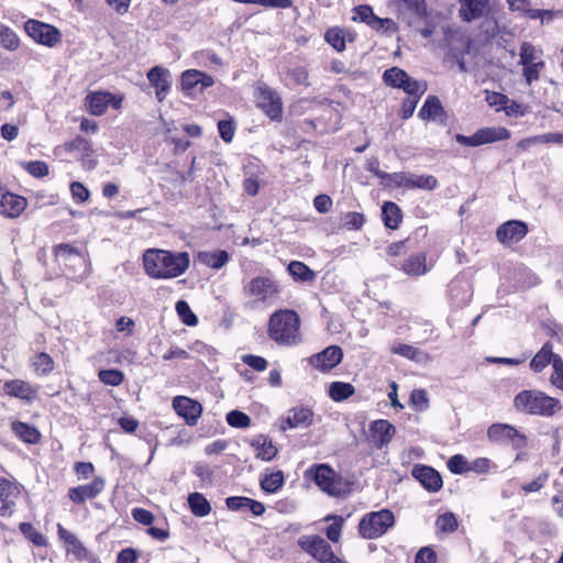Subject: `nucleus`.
Returning a JSON list of instances; mask_svg holds the SVG:
<instances>
[{
	"label": "nucleus",
	"instance_id": "1",
	"mask_svg": "<svg viewBox=\"0 0 563 563\" xmlns=\"http://www.w3.org/2000/svg\"><path fill=\"white\" fill-rule=\"evenodd\" d=\"M189 264L190 258L187 252L173 253L150 249L143 254V266L146 274L156 279L178 277L188 269Z\"/></svg>",
	"mask_w": 563,
	"mask_h": 563
},
{
	"label": "nucleus",
	"instance_id": "2",
	"mask_svg": "<svg viewBox=\"0 0 563 563\" xmlns=\"http://www.w3.org/2000/svg\"><path fill=\"white\" fill-rule=\"evenodd\" d=\"M300 318L292 310H279L272 314L268 336L279 345H296L300 342Z\"/></svg>",
	"mask_w": 563,
	"mask_h": 563
},
{
	"label": "nucleus",
	"instance_id": "3",
	"mask_svg": "<svg viewBox=\"0 0 563 563\" xmlns=\"http://www.w3.org/2000/svg\"><path fill=\"white\" fill-rule=\"evenodd\" d=\"M514 407L525 413L552 417L561 410L560 400L540 390H522L514 399Z\"/></svg>",
	"mask_w": 563,
	"mask_h": 563
},
{
	"label": "nucleus",
	"instance_id": "4",
	"mask_svg": "<svg viewBox=\"0 0 563 563\" xmlns=\"http://www.w3.org/2000/svg\"><path fill=\"white\" fill-rule=\"evenodd\" d=\"M306 477L311 478L316 485L330 496H341L345 493V485L340 475L328 464H317L306 471Z\"/></svg>",
	"mask_w": 563,
	"mask_h": 563
},
{
	"label": "nucleus",
	"instance_id": "5",
	"mask_svg": "<svg viewBox=\"0 0 563 563\" xmlns=\"http://www.w3.org/2000/svg\"><path fill=\"white\" fill-rule=\"evenodd\" d=\"M394 522V514L388 509H383L365 515L358 523V531L365 539H377L386 533Z\"/></svg>",
	"mask_w": 563,
	"mask_h": 563
},
{
	"label": "nucleus",
	"instance_id": "6",
	"mask_svg": "<svg viewBox=\"0 0 563 563\" xmlns=\"http://www.w3.org/2000/svg\"><path fill=\"white\" fill-rule=\"evenodd\" d=\"M510 132L503 126H487L477 130L474 134L466 136L463 134H456L455 141L464 146L476 147L484 144L494 143L497 141L508 140Z\"/></svg>",
	"mask_w": 563,
	"mask_h": 563
},
{
	"label": "nucleus",
	"instance_id": "7",
	"mask_svg": "<svg viewBox=\"0 0 563 563\" xmlns=\"http://www.w3.org/2000/svg\"><path fill=\"white\" fill-rule=\"evenodd\" d=\"M298 545L320 563H345L333 553L331 545L319 536L302 537L298 540Z\"/></svg>",
	"mask_w": 563,
	"mask_h": 563
},
{
	"label": "nucleus",
	"instance_id": "8",
	"mask_svg": "<svg viewBox=\"0 0 563 563\" xmlns=\"http://www.w3.org/2000/svg\"><path fill=\"white\" fill-rule=\"evenodd\" d=\"M279 292L278 285L268 277H254L244 286V295L254 303H267Z\"/></svg>",
	"mask_w": 563,
	"mask_h": 563
},
{
	"label": "nucleus",
	"instance_id": "9",
	"mask_svg": "<svg viewBox=\"0 0 563 563\" xmlns=\"http://www.w3.org/2000/svg\"><path fill=\"white\" fill-rule=\"evenodd\" d=\"M27 35L36 43L53 47L60 42V32L53 25L30 19L24 23Z\"/></svg>",
	"mask_w": 563,
	"mask_h": 563
},
{
	"label": "nucleus",
	"instance_id": "10",
	"mask_svg": "<svg viewBox=\"0 0 563 563\" xmlns=\"http://www.w3.org/2000/svg\"><path fill=\"white\" fill-rule=\"evenodd\" d=\"M0 394L32 402L38 396V386L23 379H10L0 382Z\"/></svg>",
	"mask_w": 563,
	"mask_h": 563
},
{
	"label": "nucleus",
	"instance_id": "11",
	"mask_svg": "<svg viewBox=\"0 0 563 563\" xmlns=\"http://www.w3.org/2000/svg\"><path fill=\"white\" fill-rule=\"evenodd\" d=\"M487 437L493 442H508L515 449H522L526 446V437L517 429L506 423L492 424L487 430Z\"/></svg>",
	"mask_w": 563,
	"mask_h": 563
},
{
	"label": "nucleus",
	"instance_id": "12",
	"mask_svg": "<svg viewBox=\"0 0 563 563\" xmlns=\"http://www.w3.org/2000/svg\"><path fill=\"white\" fill-rule=\"evenodd\" d=\"M258 107L272 119L279 120L283 113V103L278 93L267 86L258 87Z\"/></svg>",
	"mask_w": 563,
	"mask_h": 563
},
{
	"label": "nucleus",
	"instance_id": "13",
	"mask_svg": "<svg viewBox=\"0 0 563 563\" xmlns=\"http://www.w3.org/2000/svg\"><path fill=\"white\" fill-rule=\"evenodd\" d=\"M173 408L178 416L185 419L186 423L194 427L198 423L202 413V406L199 401L186 396H176L173 399Z\"/></svg>",
	"mask_w": 563,
	"mask_h": 563
},
{
	"label": "nucleus",
	"instance_id": "14",
	"mask_svg": "<svg viewBox=\"0 0 563 563\" xmlns=\"http://www.w3.org/2000/svg\"><path fill=\"white\" fill-rule=\"evenodd\" d=\"M151 86L155 89L156 99L162 102L170 91L172 74L162 66L152 67L146 75Z\"/></svg>",
	"mask_w": 563,
	"mask_h": 563
},
{
	"label": "nucleus",
	"instance_id": "15",
	"mask_svg": "<svg viewBox=\"0 0 563 563\" xmlns=\"http://www.w3.org/2000/svg\"><path fill=\"white\" fill-rule=\"evenodd\" d=\"M342 350L336 345H331L322 352L312 355L309 363L321 372H329L342 361Z\"/></svg>",
	"mask_w": 563,
	"mask_h": 563
},
{
	"label": "nucleus",
	"instance_id": "16",
	"mask_svg": "<svg viewBox=\"0 0 563 563\" xmlns=\"http://www.w3.org/2000/svg\"><path fill=\"white\" fill-rule=\"evenodd\" d=\"M527 233L528 228L525 222L510 220L497 229L496 236L504 244H512L522 240Z\"/></svg>",
	"mask_w": 563,
	"mask_h": 563
},
{
	"label": "nucleus",
	"instance_id": "17",
	"mask_svg": "<svg viewBox=\"0 0 563 563\" xmlns=\"http://www.w3.org/2000/svg\"><path fill=\"white\" fill-rule=\"evenodd\" d=\"M459 16L464 22L478 20L489 12V0H459Z\"/></svg>",
	"mask_w": 563,
	"mask_h": 563
},
{
	"label": "nucleus",
	"instance_id": "18",
	"mask_svg": "<svg viewBox=\"0 0 563 563\" xmlns=\"http://www.w3.org/2000/svg\"><path fill=\"white\" fill-rule=\"evenodd\" d=\"M104 488V481L100 477L91 483L73 487L68 490V497L75 504H84L87 499L96 498Z\"/></svg>",
	"mask_w": 563,
	"mask_h": 563
},
{
	"label": "nucleus",
	"instance_id": "19",
	"mask_svg": "<svg viewBox=\"0 0 563 563\" xmlns=\"http://www.w3.org/2000/svg\"><path fill=\"white\" fill-rule=\"evenodd\" d=\"M19 487L5 478H0V515L11 516L19 497Z\"/></svg>",
	"mask_w": 563,
	"mask_h": 563
},
{
	"label": "nucleus",
	"instance_id": "20",
	"mask_svg": "<svg viewBox=\"0 0 563 563\" xmlns=\"http://www.w3.org/2000/svg\"><path fill=\"white\" fill-rule=\"evenodd\" d=\"M26 205V199L22 196L9 191L0 195V213L8 218H18Z\"/></svg>",
	"mask_w": 563,
	"mask_h": 563
},
{
	"label": "nucleus",
	"instance_id": "21",
	"mask_svg": "<svg viewBox=\"0 0 563 563\" xmlns=\"http://www.w3.org/2000/svg\"><path fill=\"white\" fill-rule=\"evenodd\" d=\"M412 475L429 492H438L442 487L441 475L432 467L426 465H416Z\"/></svg>",
	"mask_w": 563,
	"mask_h": 563
},
{
	"label": "nucleus",
	"instance_id": "22",
	"mask_svg": "<svg viewBox=\"0 0 563 563\" xmlns=\"http://www.w3.org/2000/svg\"><path fill=\"white\" fill-rule=\"evenodd\" d=\"M313 422V412L308 407H295L288 410L283 430L295 428H307Z\"/></svg>",
	"mask_w": 563,
	"mask_h": 563
},
{
	"label": "nucleus",
	"instance_id": "23",
	"mask_svg": "<svg viewBox=\"0 0 563 563\" xmlns=\"http://www.w3.org/2000/svg\"><path fill=\"white\" fill-rule=\"evenodd\" d=\"M369 431L372 433L373 442L379 449L388 444L396 433L395 427L388 420L384 419L374 421Z\"/></svg>",
	"mask_w": 563,
	"mask_h": 563
},
{
	"label": "nucleus",
	"instance_id": "24",
	"mask_svg": "<svg viewBox=\"0 0 563 563\" xmlns=\"http://www.w3.org/2000/svg\"><path fill=\"white\" fill-rule=\"evenodd\" d=\"M57 532L59 539L65 543L67 553L73 554L79 560H84L88 555L87 549L84 547V544L79 541V539L65 529L60 523L57 525Z\"/></svg>",
	"mask_w": 563,
	"mask_h": 563
},
{
	"label": "nucleus",
	"instance_id": "25",
	"mask_svg": "<svg viewBox=\"0 0 563 563\" xmlns=\"http://www.w3.org/2000/svg\"><path fill=\"white\" fill-rule=\"evenodd\" d=\"M418 117L422 120L443 122L445 119V112L439 98L435 96H429L420 109Z\"/></svg>",
	"mask_w": 563,
	"mask_h": 563
},
{
	"label": "nucleus",
	"instance_id": "26",
	"mask_svg": "<svg viewBox=\"0 0 563 563\" xmlns=\"http://www.w3.org/2000/svg\"><path fill=\"white\" fill-rule=\"evenodd\" d=\"M459 41L462 42L463 49L456 45L454 40H452V42L450 44V54L455 59L459 70L461 73H466L467 67H466V63H465V56L471 54L472 40L467 35H460Z\"/></svg>",
	"mask_w": 563,
	"mask_h": 563
},
{
	"label": "nucleus",
	"instance_id": "27",
	"mask_svg": "<svg viewBox=\"0 0 563 563\" xmlns=\"http://www.w3.org/2000/svg\"><path fill=\"white\" fill-rule=\"evenodd\" d=\"M113 100V95L110 92H92L86 97V101L89 108V112L92 115H101L103 114L111 101Z\"/></svg>",
	"mask_w": 563,
	"mask_h": 563
},
{
	"label": "nucleus",
	"instance_id": "28",
	"mask_svg": "<svg viewBox=\"0 0 563 563\" xmlns=\"http://www.w3.org/2000/svg\"><path fill=\"white\" fill-rule=\"evenodd\" d=\"M560 357L558 354L553 353V347L551 343H545L541 350L533 356L530 362V368L536 372H542L550 363L554 367V360Z\"/></svg>",
	"mask_w": 563,
	"mask_h": 563
},
{
	"label": "nucleus",
	"instance_id": "29",
	"mask_svg": "<svg viewBox=\"0 0 563 563\" xmlns=\"http://www.w3.org/2000/svg\"><path fill=\"white\" fill-rule=\"evenodd\" d=\"M549 143L560 144L558 132H550V133H545V134H540V135H534V136L522 139L517 143V147H518V150H520L522 152H528L531 150V147H533L536 145L549 144Z\"/></svg>",
	"mask_w": 563,
	"mask_h": 563
},
{
	"label": "nucleus",
	"instance_id": "30",
	"mask_svg": "<svg viewBox=\"0 0 563 563\" xmlns=\"http://www.w3.org/2000/svg\"><path fill=\"white\" fill-rule=\"evenodd\" d=\"M66 148L70 152L78 151L82 153L81 159L86 167L93 168L96 166V162L90 158V155L92 154L91 145L86 139L77 136L66 144Z\"/></svg>",
	"mask_w": 563,
	"mask_h": 563
},
{
	"label": "nucleus",
	"instance_id": "31",
	"mask_svg": "<svg viewBox=\"0 0 563 563\" xmlns=\"http://www.w3.org/2000/svg\"><path fill=\"white\" fill-rule=\"evenodd\" d=\"M198 260L208 267L220 269L228 263L229 254L223 250L200 252L198 254Z\"/></svg>",
	"mask_w": 563,
	"mask_h": 563
},
{
	"label": "nucleus",
	"instance_id": "32",
	"mask_svg": "<svg viewBox=\"0 0 563 563\" xmlns=\"http://www.w3.org/2000/svg\"><path fill=\"white\" fill-rule=\"evenodd\" d=\"M12 431L13 433L21 439L22 441L35 444L40 441L41 434L37 429L31 424L21 421L12 422Z\"/></svg>",
	"mask_w": 563,
	"mask_h": 563
},
{
	"label": "nucleus",
	"instance_id": "33",
	"mask_svg": "<svg viewBox=\"0 0 563 563\" xmlns=\"http://www.w3.org/2000/svg\"><path fill=\"white\" fill-rule=\"evenodd\" d=\"M188 505L191 512L200 518L208 516L212 510L210 503L201 493L189 494Z\"/></svg>",
	"mask_w": 563,
	"mask_h": 563
},
{
	"label": "nucleus",
	"instance_id": "34",
	"mask_svg": "<svg viewBox=\"0 0 563 563\" xmlns=\"http://www.w3.org/2000/svg\"><path fill=\"white\" fill-rule=\"evenodd\" d=\"M402 271L409 276H420L427 272L426 256L422 253L409 256L402 264Z\"/></svg>",
	"mask_w": 563,
	"mask_h": 563
},
{
	"label": "nucleus",
	"instance_id": "35",
	"mask_svg": "<svg viewBox=\"0 0 563 563\" xmlns=\"http://www.w3.org/2000/svg\"><path fill=\"white\" fill-rule=\"evenodd\" d=\"M57 258L64 261L66 264L86 265V258L76 249L69 244H59L55 247Z\"/></svg>",
	"mask_w": 563,
	"mask_h": 563
},
{
	"label": "nucleus",
	"instance_id": "36",
	"mask_svg": "<svg viewBox=\"0 0 563 563\" xmlns=\"http://www.w3.org/2000/svg\"><path fill=\"white\" fill-rule=\"evenodd\" d=\"M252 446L256 450V456L263 461H271L277 454L276 446L263 435L255 438L252 441Z\"/></svg>",
	"mask_w": 563,
	"mask_h": 563
},
{
	"label": "nucleus",
	"instance_id": "37",
	"mask_svg": "<svg viewBox=\"0 0 563 563\" xmlns=\"http://www.w3.org/2000/svg\"><path fill=\"white\" fill-rule=\"evenodd\" d=\"M384 223L389 229H397L401 220L399 207L391 201L385 202L382 208Z\"/></svg>",
	"mask_w": 563,
	"mask_h": 563
},
{
	"label": "nucleus",
	"instance_id": "38",
	"mask_svg": "<svg viewBox=\"0 0 563 563\" xmlns=\"http://www.w3.org/2000/svg\"><path fill=\"white\" fill-rule=\"evenodd\" d=\"M31 366L37 376H46L54 369V361L47 353H38L31 360Z\"/></svg>",
	"mask_w": 563,
	"mask_h": 563
},
{
	"label": "nucleus",
	"instance_id": "39",
	"mask_svg": "<svg viewBox=\"0 0 563 563\" xmlns=\"http://www.w3.org/2000/svg\"><path fill=\"white\" fill-rule=\"evenodd\" d=\"M355 388L350 383L333 382L329 386V395L334 401H343L354 395Z\"/></svg>",
	"mask_w": 563,
	"mask_h": 563
},
{
	"label": "nucleus",
	"instance_id": "40",
	"mask_svg": "<svg viewBox=\"0 0 563 563\" xmlns=\"http://www.w3.org/2000/svg\"><path fill=\"white\" fill-rule=\"evenodd\" d=\"M408 78L409 75L398 67L386 69L383 74V79L388 86L399 89L404 87Z\"/></svg>",
	"mask_w": 563,
	"mask_h": 563
},
{
	"label": "nucleus",
	"instance_id": "41",
	"mask_svg": "<svg viewBox=\"0 0 563 563\" xmlns=\"http://www.w3.org/2000/svg\"><path fill=\"white\" fill-rule=\"evenodd\" d=\"M284 474L282 471H277L265 475L261 479V488L266 493L274 494L284 485Z\"/></svg>",
	"mask_w": 563,
	"mask_h": 563
},
{
	"label": "nucleus",
	"instance_id": "42",
	"mask_svg": "<svg viewBox=\"0 0 563 563\" xmlns=\"http://www.w3.org/2000/svg\"><path fill=\"white\" fill-rule=\"evenodd\" d=\"M288 272L296 280L310 282L314 278V273L302 262H290Z\"/></svg>",
	"mask_w": 563,
	"mask_h": 563
},
{
	"label": "nucleus",
	"instance_id": "43",
	"mask_svg": "<svg viewBox=\"0 0 563 563\" xmlns=\"http://www.w3.org/2000/svg\"><path fill=\"white\" fill-rule=\"evenodd\" d=\"M20 41L16 34L8 26L0 24V45L9 51H15Z\"/></svg>",
	"mask_w": 563,
	"mask_h": 563
},
{
	"label": "nucleus",
	"instance_id": "44",
	"mask_svg": "<svg viewBox=\"0 0 563 563\" xmlns=\"http://www.w3.org/2000/svg\"><path fill=\"white\" fill-rule=\"evenodd\" d=\"M19 528L24 537H26L34 545L45 547L47 544L46 538L41 532L36 531L30 522H21Z\"/></svg>",
	"mask_w": 563,
	"mask_h": 563
},
{
	"label": "nucleus",
	"instance_id": "45",
	"mask_svg": "<svg viewBox=\"0 0 563 563\" xmlns=\"http://www.w3.org/2000/svg\"><path fill=\"white\" fill-rule=\"evenodd\" d=\"M327 521L332 520V523L327 528L325 534L327 538L332 542H338L341 537L343 518L335 515H329L325 517Z\"/></svg>",
	"mask_w": 563,
	"mask_h": 563
},
{
	"label": "nucleus",
	"instance_id": "46",
	"mask_svg": "<svg viewBox=\"0 0 563 563\" xmlns=\"http://www.w3.org/2000/svg\"><path fill=\"white\" fill-rule=\"evenodd\" d=\"M411 188L432 190L438 186V180L432 175H411Z\"/></svg>",
	"mask_w": 563,
	"mask_h": 563
},
{
	"label": "nucleus",
	"instance_id": "47",
	"mask_svg": "<svg viewBox=\"0 0 563 563\" xmlns=\"http://www.w3.org/2000/svg\"><path fill=\"white\" fill-rule=\"evenodd\" d=\"M435 527L441 532H453L457 529V519L453 512H445L438 517Z\"/></svg>",
	"mask_w": 563,
	"mask_h": 563
},
{
	"label": "nucleus",
	"instance_id": "48",
	"mask_svg": "<svg viewBox=\"0 0 563 563\" xmlns=\"http://www.w3.org/2000/svg\"><path fill=\"white\" fill-rule=\"evenodd\" d=\"M287 78H289L294 85L305 87L309 86V74L307 68L303 66H296L294 68H289L287 70Z\"/></svg>",
	"mask_w": 563,
	"mask_h": 563
},
{
	"label": "nucleus",
	"instance_id": "49",
	"mask_svg": "<svg viewBox=\"0 0 563 563\" xmlns=\"http://www.w3.org/2000/svg\"><path fill=\"white\" fill-rule=\"evenodd\" d=\"M324 38L338 52L345 49V40L342 30L336 27L328 30Z\"/></svg>",
	"mask_w": 563,
	"mask_h": 563
},
{
	"label": "nucleus",
	"instance_id": "50",
	"mask_svg": "<svg viewBox=\"0 0 563 563\" xmlns=\"http://www.w3.org/2000/svg\"><path fill=\"white\" fill-rule=\"evenodd\" d=\"M200 70L187 69L181 74L180 84L181 89L186 92H190L199 85Z\"/></svg>",
	"mask_w": 563,
	"mask_h": 563
},
{
	"label": "nucleus",
	"instance_id": "51",
	"mask_svg": "<svg viewBox=\"0 0 563 563\" xmlns=\"http://www.w3.org/2000/svg\"><path fill=\"white\" fill-rule=\"evenodd\" d=\"M98 377L106 385L118 386L123 382L124 375L121 371L111 368L100 371Z\"/></svg>",
	"mask_w": 563,
	"mask_h": 563
},
{
	"label": "nucleus",
	"instance_id": "52",
	"mask_svg": "<svg viewBox=\"0 0 563 563\" xmlns=\"http://www.w3.org/2000/svg\"><path fill=\"white\" fill-rule=\"evenodd\" d=\"M401 89L408 95V97L421 98L427 90V84L424 81H418L409 76Z\"/></svg>",
	"mask_w": 563,
	"mask_h": 563
},
{
	"label": "nucleus",
	"instance_id": "53",
	"mask_svg": "<svg viewBox=\"0 0 563 563\" xmlns=\"http://www.w3.org/2000/svg\"><path fill=\"white\" fill-rule=\"evenodd\" d=\"M176 311L178 316L181 318L183 322L186 323L187 325H196L198 323V318L191 311L189 305L186 301L179 300L176 303Z\"/></svg>",
	"mask_w": 563,
	"mask_h": 563
},
{
	"label": "nucleus",
	"instance_id": "54",
	"mask_svg": "<svg viewBox=\"0 0 563 563\" xmlns=\"http://www.w3.org/2000/svg\"><path fill=\"white\" fill-rule=\"evenodd\" d=\"M227 422L233 428H247L251 426V418L239 410H232L227 415Z\"/></svg>",
	"mask_w": 563,
	"mask_h": 563
},
{
	"label": "nucleus",
	"instance_id": "55",
	"mask_svg": "<svg viewBox=\"0 0 563 563\" xmlns=\"http://www.w3.org/2000/svg\"><path fill=\"white\" fill-rule=\"evenodd\" d=\"M538 51L530 43H523L520 48V64L522 66L536 64L539 60Z\"/></svg>",
	"mask_w": 563,
	"mask_h": 563
},
{
	"label": "nucleus",
	"instance_id": "56",
	"mask_svg": "<svg viewBox=\"0 0 563 563\" xmlns=\"http://www.w3.org/2000/svg\"><path fill=\"white\" fill-rule=\"evenodd\" d=\"M355 15L353 16L354 21H361L373 26L374 20L376 19L373 9L369 5H358L354 9Z\"/></svg>",
	"mask_w": 563,
	"mask_h": 563
},
{
	"label": "nucleus",
	"instance_id": "57",
	"mask_svg": "<svg viewBox=\"0 0 563 563\" xmlns=\"http://www.w3.org/2000/svg\"><path fill=\"white\" fill-rule=\"evenodd\" d=\"M448 468L454 474H462L468 470L467 461L463 455L455 454L449 459Z\"/></svg>",
	"mask_w": 563,
	"mask_h": 563
},
{
	"label": "nucleus",
	"instance_id": "58",
	"mask_svg": "<svg viewBox=\"0 0 563 563\" xmlns=\"http://www.w3.org/2000/svg\"><path fill=\"white\" fill-rule=\"evenodd\" d=\"M544 67V63L539 60L536 64H529L523 66V76L526 81L530 85L532 81H536L540 77V71Z\"/></svg>",
	"mask_w": 563,
	"mask_h": 563
},
{
	"label": "nucleus",
	"instance_id": "59",
	"mask_svg": "<svg viewBox=\"0 0 563 563\" xmlns=\"http://www.w3.org/2000/svg\"><path fill=\"white\" fill-rule=\"evenodd\" d=\"M550 382L553 386L563 391V360L558 357L554 360L553 374Z\"/></svg>",
	"mask_w": 563,
	"mask_h": 563
},
{
	"label": "nucleus",
	"instance_id": "60",
	"mask_svg": "<svg viewBox=\"0 0 563 563\" xmlns=\"http://www.w3.org/2000/svg\"><path fill=\"white\" fill-rule=\"evenodd\" d=\"M549 474L547 472L541 473L537 478L532 482L523 484L521 489L525 493H537L539 492L548 482Z\"/></svg>",
	"mask_w": 563,
	"mask_h": 563
},
{
	"label": "nucleus",
	"instance_id": "61",
	"mask_svg": "<svg viewBox=\"0 0 563 563\" xmlns=\"http://www.w3.org/2000/svg\"><path fill=\"white\" fill-rule=\"evenodd\" d=\"M364 224V216L358 212H347L344 216V227L347 230H358Z\"/></svg>",
	"mask_w": 563,
	"mask_h": 563
},
{
	"label": "nucleus",
	"instance_id": "62",
	"mask_svg": "<svg viewBox=\"0 0 563 563\" xmlns=\"http://www.w3.org/2000/svg\"><path fill=\"white\" fill-rule=\"evenodd\" d=\"M242 362L258 372L265 371L267 367V361L264 357L257 355H243Z\"/></svg>",
	"mask_w": 563,
	"mask_h": 563
},
{
	"label": "nucleus",
	"instance_id": "63",
	"mask_svg": "<svg viewBox=\"0 0 563 563\" xmlns=\"http://www.w3.org/2000/svg\"><path fill=\"white\" fill-rule=\"evenodd\" d=\"M411 404L419 410H423L428 407V395L424 389H413L410 395Z\"/></svg>",
	"mask_w": 563,
	"mask_h": 563
},
{
	"label": "nucleus",
	"instance_id": "64",
	"mask_svg": "<svg viewBox=\"0 0 563 563\" xmlns=\"http://www.w3.org/2000/svg\"><path fill=\"white\" fill-rule=\"evenodd\" d=\"M25 169L34 177H44L48 174V166L44 162L33 161L25 164Z\"/></svg>",
	"mask_w": 563,
	"mask_h": 563
}]
</instances>
